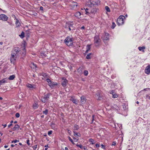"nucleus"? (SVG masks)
Listing matches in <instances>:
<instances>
[{
  "label": "nucleus",
  "instance_id": "nucleus-62",
  "mask_svg": "<svg viewBox=\"0 0 150 150\" xmlns=\"http://www.w3.org/2000/svg\"><path fill=\"white\" fill-rule=\"evenodd\" d=\"M101 148H103V149H104V148L105 146L104 145H103V144H101Z\"/></svg>",
  "mask_w": 150,
  "mask_h": 150
},
{
  "label": "nucleus",
  "instance_id": "nucleus-37",
  "mask_svg": "<svg viewBox=\"0 0 150 150\" xmlns=\"http://www.w3.org/2000/svg\"><path fill=\"white\" fill-rule=\"evenodd\" d=\"M48 110H47L46 109L45 110L43 111L42 112V113L45 114V115H47L48 114Z\"/></svg>",
  "mask_w": 150,
  "mask_h": 150
},
{
  "label": "nucleus",
  "instance_id": "nucleus-3",
  "mask_svg": "<svg viewBox=\"0 0 150 150\" xmlns=\"http://www.w3.org/2000/svg\"><path fill=\"white\" fill-rule=\"evenodd\" d=\"M125 18L123 16H120L117 20V23L119 25H122L124 23V19Z\"/></svg>",
  "mask_w": 150,
  "mask_h": 150
},
{
  "label": "nucleus",
  "instance_id": "nucleus-6",
  "mask_svg": "<svg viewBox=\"0 0 150 150\" xmlns=\"http://www.w3.org/2000/svg\"><path fill=\"white\" fill-rule=\"evenodd\" d=\"M20 49L18 47L14 48L12 51V54L14 55L18 56Z\"/></svg>",
  "mask_w": 150,
  "mask_h": 150
},
{
  "label": "nucleus",
  "instance_id": "nucleus-18",
  "mask_svg": "<svg viewBox=\"0 0 150 150\" xmlns=\"http://www.w3.org/2000/svg\"><path fill=\"white\" fill-rule=\"evenodd\" d=\"M81 13L79 12H77L75 14V17L79 18H81Z\"/></svg>",
  "mask_w": 150,
  "mask_h": 150
},
{
  "label": "nucleus",
  "instance_id": "nucleus-33",
  "mask_svg": "<svg viewBox=\"0 0 150 150\" xmlns=\"http://www.w3.org/2000/svg\"><path fill=\"white\" fill-rule=\"evenodd\" d=\"M41 75L42 76H43L44 77H45L47 76V74L44 72L42 73L41 74Z\"/></svg>",
  "mask_w": 150,
  "mask_h": 150
},
{
  "label": "nucleus",
  "instance_id": "nucleus-59",
  "mask_svg": "<svg viewBox=\"0 0 150 150\" xmlns=\"http://www.w3.org/2000/svg\"><path fill=\"white\" fill-rule=\"evenodd\" d=\"M114 92L113 90H112L111 91H110V93L111 94H112V95H113L114 93Z\"/></svg>",
  "mask_w": 150,
  "mask_h": 150
},
{
  "label": "nucleus",
  "instance_id": "nucleus-42",
  "mask_svg": "<svg viewBox=\"0 0 150 150\" xmlns=\"http://www.w3.org/2000/svg\"><path fill=\"white\" fill-rule=\"evenodd\" d=\"M114 108L115 109H116V110H119V108L118 107L117 105H115L114 106Z\"/></svg>",
  "mask_w": 150,
  "mask_h": 150
},
{
  "label": "nucleus",
  "instance_id": "nucleus-46",
  "mask_svg": "<svg viewBox=\"0 0 150 150\" xmlns=\"http://www.w3.org/2000/svg\"><path fill=\"white\" fill-rule=\"evenodd\" d=\"M103 99V98L102 96H100L99 97H98V99H97L98 100H100Z\"/></svg>",
  "mask_w": 150,
  "mask_h": 150
},
{
  "label": "nucleus",
  "instance_id": "nucleus-51",
  "mask_svg": "<svg viewBox=\"0 0 150 150\" xmlns=\"http://www.w3.org/2000/svg\"><path fill=\"white\" fill-rule=\"evenodd\" d=\"M30 140L29 139H27L26 141L27 144L29 145H30V144L29 143Z\"/></svg>",
  "mask_w": 150,
  "mask_h": 150
},
{
  "label": "nucleus",
  "instance_id": "nucleus-61",
  "mask_svg": "<svg viewBox=\"0 0 150 150\" xmlns=\"http://www.w3.org/2000/svg\"><path fill=\"white\" fill-rule=\"evenodd\" d=\"M96 147H98L99 146V144H96Z\"/></svg>",
  "mask_w": 150,
  "mask_h": 150
},
{
  "label": "nucleus",
  "instance_id": "nucleus-45",
  "mask_svg": "<svg viewBox=\"0 0 150 150\" xmlns=\"http://www.w3.org/2000/svg\"><path fill=\"white\" fill-rule=\"evenodd\" d=\"M112 96V98H117L118 97V96L116 94H113Z\"/></svg>",
  "mask_w": 150,
  "mask_h": 150
},
{
  "label": "nucleus",
  "instance_id": "nucleus-12",
  "mask_svg": "<svg viewBox=\"0 0 150 150\" xmlns=\"http://www.w3.org/2000/svg\"><path fill=\"white\" fill-rule=\"evenodd\" d=\"M8 79L7 78H5L3 79L0 81V85L2 83H7L8 82Z\"/></svg>",
  "mask_w": 150,
  "mask_h": 150
},
{
  "label": "nucleus",
  "instance_id": "nucleus-57",
  "mask_svg": "<svg viewBox=\"0 0 150 150\" xmlns=\"http://www.w3.org/2000/svg\"><path fill=\"white\" fill-rule=\"evenodd\" d=\"M80 28L81 29L83 30L85 29V27L84 26H83L82 27H81Z\"/></svg>",
  "mask_w": 150,
  "mask_h": 150
},
{
  "label": "nucleus",
  "instance_id": "nucleus-22",
  "mask_svg": "<svg viewBox=\"0 0 150 150\" xmlns=\"http://www.w3.org/2000/svg\"><path fill=\"white\" fill-rule=\"evenodd\" d=\"M19 126L17 124L15 125L14 127L13 128V130H15L17 129H18L19 128Z\"/></svg>",
  "mask_w": 150,
  "mask_h": 150
},
{
  "label": "nucleus",
  "instance_id": "nucleus-17",
  "mask_svg": "<svg viewBox=\"0 0 150 150\" xmlns=\"http://www.w3.org/2000/svg\"><path fill=\"white\" fill-rule=\"evenodd\" d=\"M27 86L28 87V88H30V89H32L33 88H35V87L33 85L29 83H28L27 84Z\"/></svg>",
  "mask_w": 150,
  "mask_h": 150
},
{
  "label": "nucleus",
  "instance_id": "nucleus-25",
  "mask_svg": "<svg viewBox=\"0 0 150 150\" xmlns=\"http://www.w3.org/2000/svg\"><path fill=\"white\" fill-rule=\"evenodd\" d=\"M19 36L21 37V38H23L24 37V33L22 31L20 35H19Z\"/></svg>",
  "mask_w": 150,
  "mask_h": 150
},
{
  "label": "nucleus",
  "instance_id": "nucleus-54",
  "mask_svg": "<svg viewBox=\"0 0 150 150\" xmlns=\"http://www.w3.org/2000/svg\"><path fill=\"white\" fill-rule=\"evenodd\" d=\"M146 98H148L150 100V96H149L148 95H147L146 96Z\"/></svg>",
  "mask_w": 150,
  "mask_h": 150
},
{
  "label": "nucleus",
  "instance_id": "nucleus-43",
  "mask_svg": "<svg viewBox=\"0 0 150 150\" xmlns=\"http://www.w3.org/2000/svg\"><path fill=\"white\" fill-rule=\"evenodd\" d=\"M33 108H34L35 109L38 108V106H37V104L36 103H35L33 105Z\"/></svg>",
  "mask_w": 150,
  "mask_h": 150
},
{
  "label": "nucleus",
  "instance_id": "nucleus-19",
  "mask_svg": "<svg viewBox=\"0 0 150 150\" xmlns=\"http://www.w3.org/2000/svg\"><path fill=\"white\" fill-rule=\"evenodd\" d=\"M16 26V27H18L20 26V23L19 22V21L18 19H16V22L15 23Z\"/></svg>",
  "mask_w": 150,
  "mask_h": 150
},
{
  "label": "nucleus",
  "instance_id": "nucleus-21",
  "mask_svg": "<svg viewBox=\"0 0 150 150\" xmlns=\"http://www.w3.org/2000/svg\"><path fill=\"white\" fill-rule=\"evenodd\" d=\"M145 49V47L144 46H143L142 47H138V49L140 51L142 50L143 52H144V50Z\"/></svg>",
  "mask_w": 150,
  "mask_h": 150
},
{
  "label": "nucleus",
  "instance_id": "nucleus-40",
  "mask_svg": "<svg viewBox=\"0 0 150 150\" xmlns=\"http://www.w3.org/2000/svg\"><path fill=\"white\" fill-rule=\"evenodd\" d=\"M19 142V140H17L16 139H15V140H13V141H12L11 143H15L16 142Z\"/></svg>",
  "mask_w": 150,
  "mask_h": 150
},
{
  "label": "nucleus",
  "instance_id": "nucleus-29",
  "mask_svg": "<svg viewBox=\"0 0 150 150\" xmlns=\"http://www.w3.org/2000/svg\"><path fill=\"white\" fill-rule=\"evenodd\" d=\"M89 141L92 144H94V140L93 139H89Z\"/></svg>",
  "mask_w": 150,
  "mask_h": 150
},
{
  "label": "nucleus",
  "instance_id": "nucleus-8",
  "mask_svg": "<svg viewBox=\"0 0 150 150\" xmlns=\"http://www.w3.org/2000/svg\"><path fill=\"white\" fill-rule=\"evenodd\" d=\"M17 57V56L11 54V56L10 58V60L11 63L14 64L16 62Z\"/></svg>",
  "mask_w": 150,
  "mask_h": 150
},
{
  "label": "nucleus",
  "instance_id": "nucleus-28",
  "mask_svg": "<svg viewBox=\"0 0 150 150\" xmlns=\"http://www.w3.org/2000/svg\"><path fill=\"white\" fill-rule=\"evenodd\" d=\"M91 54V53H90L88 54L86 57V58L87 59H89L91 58L90 55Z\"/></svg>",
  "mask_w": 150,
  "mask_h": 150
},
{
  "label": "nucleus",
  "instance_id": "nucleus-24",
  "mask_svg": "<svg viewBox=\"0 0 150 150\" xmlns=\"http://www.w3.org/2000/svg\"><path fill=\"white\" fill-rule=\"evenodd\" d=\"M91 49V46L90 45H87L86 46V52L87 53L89 50Z\"/></svg>",
  "mask_w": 150,
  "mask_h": 150
},
{
  "label": "nucleus",
  "instance_id": "nucleus-14",
  "mask_svg": "<svg viewBox=\"0 0 150 150\" xmlns=\"http://www.w3.org/2000/svg\"><path fill=\"white\" fill-rule=\"evenodd\" d=\"M81 102L82 104H84L86 101V99L83 96H82L81 97Z\"/></svg>",
  "mask_w": 150,
  "mask_h": 150
},
{
  "label": "nucleus",
  "instance_id": "nucleus-30",
  "mask_svg": "<svg viewBox=\"0 0 150 150\" xmlns=\"http://www.w3.org/2000/svg\"><path fill=\"white\" fill-rule=\"evenodd\" d=\"M47 81V82L48 85L51 84L52 83L51 81L49 79H46Z\"/></svg>",
  "mask_w": 150,
  "mask_h": 150
},
{
  "label": "nucleus",
  "instance_id": "nucleus-60",
  "mask_svg": "<svg viewBox=\"0 0 150 150\" xmlns=\"http://www.w3.org/2000/svg\"><path fill=\"white\" fill-rule=\"evenodd\" d=\"M25 52L24 53H23V54L22 55V57H24L25 56ZM22 58H23V57H22Z\"/></svg>",
  "mask_w": 150,
  "mask_h": 150
},
{
  "label": "nucleus",
  "instance_id": "nucleus-63",
  "mask_svg": "<svg viewBox=\"0 0 150 150\" xmlns=\"http://www.w3.org/2000/svg\"><path fill=\"white\" fill-rule=\"evenodd\" d=\"M12 124H10L9 125H8V127L9 128L11 126H12Z\"/></svg>",
  "mask_w": 150,
  "mask_h": 150
},
{
  "label": "nucleus",
  "instance_id": "nucleus-11",
  "mask_svg": "<svg viewBox=\"0 0 150 150\" xmlns=\"http://www.w3.org/2000/svg\"><path fill=\"white\" fill-rule=\"evenodd\" d=\"M145 72L147 74L150 73V66L149 65L147 66L146 68L145 69Z\"/></svg>",
  "mask_w": 150,
  "mask_h": 150
},
{
  "label": "nucleus",
  "instance_id": "nucleus-49",
  "mask_svg": "<svg viewBox=\"0 0 150 150\" xmlns=\"http://www.w3.org/2000/svg\"><path fill=\"white\" fill-rule=\"evenodd\" d=\"M52 132L51 130L49 131L48 132V135H50L52 134Z\"/></svg>",
  "mask_w": 150,
  "mask_h": 150
},
{
  "label": "nucleus",
  "instance_id": "nucleus-26",
  "mask_svg": "<svg viewBox=\"0 0 150 150\" xmlns=\"http://www.w3.org/2000/svg\"><path fill=\"white\" fill-rule=\"evenodd\" d=\"M74 130H77L79 129V126L78 125H75L74 126Z\"/></svg>",
  "mask_w": 150,
  "mask_h": 150
},
{
  "label": "nucleus",
  "instance_id": "nucleus-7",
  "mask_svg": "<svg viewBox=\"0 0 150 150\" xmlns=\"http://www.w3.org/2000/svg\"><path fill=\"white\" fill-rule=\"evenodd\" d=\"M109 34L107 33H105L104 34L102 37V39L103 42L105 43L106 41L109 40Z\"/></svg>",
  "mask_w": 150,
  "mask_h": 150
},
{
  "label": "nucleus",
  "instance_id": "nucleus-58",
  "mask_svg": "<svg viewBox=\"0 0 150 150\" xmlns=\"http://www.w3.org/2000/svg\"><path fill=\"white\" fill-rule=\"evenodd\" d=\"M43 7L42 6H40V10L43 11Z\"/></svg>",
  "mask_w": 150,
  "mask_h": 150
},
{
  "label": "nucleus",
  "instance_id": "nucleus-15",
  "mask_svg": "<svg viewBox=\"0 0 150 150\" xmlns=\"http://www.w3.org/2000/svg\"><path fill=\"white\" fill-rule=\"evenodd\" d=\"M97 10V9L96 8H93L91 9L90 13V14L91 13L93 14H94L96 13Z\"/></svg>",
  "mask_w": 150,
  "mask_h": 150
},
{
  "label": "nucleus",
  "instance_id": "nucleus-47",
  "mask_svg": "<svg viewBox=\"0 0 150 150\" xmlns=\"http://www.w3.org/2000/svg\"><path fill=\"white\" fill-rule=\"evenodd\" d=\"M15 116L16 117H20V114L19 113H17L16 114Z\"/></svg>",
  "mask_w": 150,
  "mask_h": 150
},
{
  "label": "nucleus",
  "instance_id": "nucleus-31",
  "mask_svg": "<svg viewBox=\"0 0 150 150\" xmlns=\"http://www.w3.org/2000/svg\"><path fill=\"white\" fill-rule=\"evenodd\" d=\"M79 72L80 73V74H81L82 73V68H79L78 70Z\"/></svg>",
  "mask_w": 150,
  "mask_h": 150
},
{
  "label": "nucleus",
  "instance_id": "nucleus-64",
  "mask_svg": "<svg viewBox=\"0 0 150 150\" xmlns=\"http://www.w3.org/2000/svg\"><path fill=\"white\" fill-rule=\"evenodd\" d=\"M2 125L4 126V128L6 127L7 126L6 124Z\"/></svg>",
  "mask_w": 150,
  "mask_h": 150
},
{
  "label": "nucleus",
  "instance_id": "nucleus-9",
  "mask_svg": "<svg viewBox=\"0 0 150 150\" xmlns=\"http://www.w3.org/2000/svg\"><path fill=\"white\" fill-rule=\"evenodd\" d=\"M8 19V17L4 14L0 15V20L3 21H7Z\"/></svg>",
  "mask_w": 150,
  "mask_h": 150
},
{
  "label": "nucleus",
  "instance_id": "nucleus-10",
  "mask_svg": "<svg viewBox=\"0 0 150 150\" xmlns=\"http://www.w3.org/2000/svg\"><path fill=\"white\" fill-rule=\"evenodd\" d=\"M70 6L71 7V8L72 9L75 10L77 8L78 4L76 2L73 1L72 4L70 5Z\"/></svg>",
  "mask_w": 150,
  "mask_h": 150
},
{
  "label": "nucleus",
  "instance_id": "nucleus-44",
  "mask_svg": "<svg viewBox=\"0 0 150 150\" xmlns=\"http://www.w3.org/2000/svg\"><path fill=\"white\" fill-rule=\"evenodd\" d=\"M76 146H77L80 147L81 149H82V146L81 144H76Z\"/></svg>",
  "mask_w": 150,
  "mask_h": 150
},
{
  "label": "nucleus",
  "instance_id": "nucleus-36",
  "mask_svg": "<svg viewBox=\"0 0 150 150\" xmlns=\"http://www.w3.org/2000/svg\"><path fill=\"white\" fill-rule=\"evenodd\" d=\"M68 138L69 140L72 143V144H75L74 143L73 140L69 136L68 137Z\"/></svg>",
  "mask_w": 150,
  "mask_h": 150
},
{
  "label": "nucleus",
  "instance_id": "nucleus-53",
  "mask_svg": "<svg viewBox=\"0 0 150 150\" xmlns=\"http://www.w3.org/2000/svg\"><path fill=\"white\" fill-rule=\"evenodd\" d=\"M73 139H74V141L75 142H77L79 139H76L74 137L73 138Z\"/></svg>",
  "mask_w": 150,
  "mask_h": 150
},
{
  "label": "nucleus",
  "instance_id": "nucleus-2",
  "mask_svg": "<svg viewBox=\"0 0 150 150\" xmlns=\"http://www.w3.org/2000/svg\"><path fill=\"white\" fill-rule=\"evenodd\" d=\"M101 40L98 36L96 35L94 37V44L96 47H98L100 45Z\"/></svg>",
  "mask_w": 150,
  "mask_h": 150
},
{
  "label": "nucleus",
  "instance_id": "nucleus-20",
  "mask_svg": "<svg viewBox=\"0 0 150 150\" xmlns=\"http://www.w3.org/2000/svg\"><path fill=\"white\" fill-rule=\"evenodd\" d=\"M15 75H11L10 76L9 78H8V80H13L15 78Z\"/></svg>",
  "mask_w": 150,
  "mask_h": 150
},
{
  "label": "nucleus",
  "instance_id": "nucleus-23",
  "mask_svg": "<svg viewBox=\"0 0 150 150\" xmlns=\"http://www.w3.org/2000/svg\"><path fill=\"white\" fill-rule=\"evenodd\" d=\"M74 136H77L78 137H80L81 136V134L79 133H77L76 132H74Z\"/></svg>",
  "mask_w": 150,
  "mask_h": 150
},
{
  "label": "nucleus",
  "instance_id": "nucleus-55",
  "mask_svg": "<svg viewBox=\"0 0 150 150\" xmlns=\"http://www.w3.org/2000/svg\"><path fill=\"white\" fill-rule=\"evenodd\" d=\"M31 64H33V65L34 66L35 68L37 67L36 64H35L34 63H32Z\"/></svg>",
  "mask_w": 150,
  "mask_h": 150
},
{
  "label": "nucleus",
  "instance_id": "nucleus-48",
  "mask_svg": "<svg viewBox=\"0 0 150 150\" xmlns=\"http://www.w3.org/2000/svg\"><path fill=\"white\" fill-rule=\"evenodd\" d=\"M73 24L71 23L70 24H69V27L70 28H71L73 29Z\"/></svg>",
  "mask_w": 150,
  "mask_h": 150
},
{
  "label": "nucleus",
  "instance_id": "nucleus-56",
  "mask_svg": "<svg viewBox=\"0 0 150 150\" xmlns=\"http://www.w3.org/2000/svg\"><path fill=\"white\" fill-rule=\"evenodd\" d=\"M82 149H83L84 150H86L87 149V148L85 146H82Z\"/></svg>",
  "mask_w": 150,
  "mask_h": 150
},
{
  "label": "nucleus",
  "instance_id": "nucleus-16",
  "mask_svg": "<svg viewBox=\"0 0 150 150\" xmlns=\"http://www.w3.org/2000/svg\"><path fill=\"white\" fill-rule=\"evenodd\" d=\"M57 85V83L56 82H52V83L51 84H49L50 87V88H52L54 87V86H55Z\"/></svg>",
  "mask_w": 150,
  "mask_h": 150
},
{
  "label": "nucleus",
  "instance_id": "nucleus-41",
  "mask_svg": "<svg viewBox=\"0 0 150 150\" xmlns=\"http://www.w3.org/2000/svg\"><path fill=\"white\" fill-rule=\"evenodd\" d=\"M100 96V93L99 92L97 93L95 95L96 97H98L99 96Z\"/></svg>",
  "mask_w": 150,
  "mask_h": 150
},
{
  "label": "nucleus",
  "instance_id": "nucleus-1",
  "mask_svg": "<svg viewBox=\"0 0 150 150\" xmlns=\"http://www.w3.org/2000/svg\"><path fill=\"white\" fill-rule=\"evenodd\" d=\"M73 38L69 36L67 37L64 40V42L68 46H71L73 45Z\"/></svg>",
  "mask_w": 150,
  "mask_h": 150
},
{
  "label": "nucleus",
  "instance_id": "nucleus-27",
  "mask_svg": "<svg viewBox=\"0 0 150 150\" xmlns=\"http://www.w3.org/2000/svg\"><path fill=\"white\" fill-rule=\"evenodd\" d=\"M105 9L107 12H110V8L108 6H105Z\"/></svg>",
  "mask_w": 150,
  "mask_h": 150
},
{
  "label": "nucleus",
  "instance_id": "nucleus-39",
  "mask_svg": "<svg viewBox=\"0 0 150 150\" xmlns=\"http://www.w3.org/2000/svg\"><path fill=\"white\" fill-rule=\"evenodd\" d=\"M115 26H116L115 24V23L114 22H113L112 23V25L111 26V28L112 29H113L115 27Z\"/></svg>",
  "mask_w": 150,
  "mask_h": 150
},
{
  "label": "nucleus",
  "instance_id": "nucleus-34",
  "mask_svg": "<svg viewBox=\"0 0 150 150\" xmlns=\"http://www.w3.org/2000/svg\"><path fill=\"white\" fill-rule=\"evenodd\" d=\"M85 76H87L88 74V71L87 70H85L83 72Z\"/></svg>",
  "mask_w": 150,
  "mask_h": 150
},
{
  "label": "nucleus",
  "instance_id": "nucleus-5",
  "mask_svg": "<svg viewBox=\"0 0 150 150\" xmlns=\"http://www.w3.org/2000/svg\"><path fill=\"white\" fill-rule=\"evenodd\" d=\"M50 94H51L50 93H48L45 95L44 97L41 98V101L44 103L47 102L49 98Z\"/></svg>",
  "mask_w": 150,
  "mask_h": 150
},
{
  "label": "nucleus",
  "instance_id": "nucleus-4",
  "mask_svg": "<svg viewBox=\"0 0 150 150\" xmlns=\"http://www.w3.org/2000/svg\"><path fill=\"white\" fill-rule=\"evenodd\" d=\"M99 3V1L98 0H97L96 1H88V5L92 7L94 5H98Z\"/></svg>",
  "mask_w": 150,
  "mask_h": 150
},
{
  "label": "nucleus",
  "instance_id": "nucleus-52",
  "mask_svg": "<svg viewBox=\"0 0 150 150\" xmlns=\"http://www.w3.org/2000/svg\"><path fill=\"white\" fill-rule=\"evenodd\" d=\"M116 144V143L114 141V142H113L112 143V145H114V146H115V145Z\"/></svg>",
  "mask_w": 150,
  "mask_h": 150
},
{
  "label": "nucleus",
  "instance_id": "nucleus-50",
  "mask_svg": "<svg viewBox=\"0 0 150 150\" xmlns=\"http://www.w3.org/2000/svg\"><path fill=\"white\" fill-rule=\"evenodd\" d=\"M37 145H35L34 146H33V147L34 150H36V149L37 148Z\"/></svg>",
  "mask_w": 150,
  "mask_h": 150
},
{
  "label": "nucleus",
  "instance_id": "nucleus-32",
  "mask_svg": "<svg viewBox=\"0 0 150 150\" xmlns=\"http://www.w3.org/2000/svg\"><path fill=\"white\" fill-rule=\"evenodd\" d=\"M72 101L73 103H74L76 104H77L78 102L76 99H73L72 100Z\"/></svg>",
  "mask_w": 150,
  "mask_h": 150
},
{
  "label": "nucleus",
  "instance_id": "nucleus-38",
  "mask_svg": "<svg viewBox=\"0 0 150 150\" xmlns=\"http://www.w3.org/2000/svg\"><path fill=\"white\" fill-rule=\"evenodd\" d=\"M88 8H86L85 9V12H86L85 14H86L89 15V14H90V13L88 11Z\"/></svg>",
  "mask_w": 150,
  "mask_h": 150
},
{
  "label": "nucleus",
  "instance_id": "nucleus-35",
  "mask_svg": "<svg viewBox=\"0 0 150 150\" xmlns=\"http://www.w3.org/2000/svg\"><path fill=\"white\" fill-rule=\"evenodd\" d=\"M122 107H123V110H126L127 109V106L125 104L123 105H122Z\"/></svg>",
  "mask_w": 150,
  "mask_h": 150
},
{
  "label": "nucleus",
  "instance_id": "nucleus-13",
  "mask_svg": "<svg viewBox=\"0 0 150 150\" xmlns=\"http://www.w3.org/2000/svg\"><path fill=\"white\" fill-rule=\"evenodd\" d=\"M67 80L64 78H63L62 82V84L63 86H66Z\"/></svg>",
  "mask_w": 150,
  "mask_h": 150
}]
</instances>
